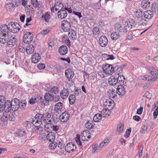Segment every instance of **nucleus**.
I'll return each instance as SVG.
<instances>
[{"instance_id":"f257e3e1","label":"nucleus","mask_w":158,"mask_h":158,"mask_svg":"<svg viewBox=\"0 0 158 158\" xmlns=\"http://www.w3.org/2000/svg\"><path fill=\"white\" fill-rule=\"evenodd\" d=\"M19 24L17 23H14L11 22L8 23V25H7L8 31H7V37H5L6 38V43L7 42L8 40V37H9V34L10 33V31L14 33H17L19 31L20 28L19 27Z\"/></svg>"},{"instance_id":"f03ea898","label":"nucleus","mask_w":158,"mask_h":158,"mask_svg":"<svg viewBox=\"0 0 158 158\" xmlns=\"http://www.w3.org/2000/svg\"><path fill=\"white\" fill-rule=\"evenodd\" d=\"M7 25L3 24L0 27V42L2 44L6 43V37H7V31H8Z\"/></svg>"},{"instance_id":"7ed1b4c3","label":"nucleus","mask_w":158,"mask_h":158,"mask_svg":"<svg viewBox=\"0 0 158 158\" xmlns=\"http://www.w3.org/2000/svg\"><path fill=\"white\" fill-rule=\"evenodd\" d=\"M44 123L45 122H47V119L44 118L43 115L38 114H36L35 116L34 119H33L32 121L33 124L36 127H39L42 124L43 122Z\"/></svg>"},{"instance_id":"20e7f679","label":"nucleus","mask_w":158,"mask_h":158,"mask_svg":"<svg viewBox=\"0 0 158 158\" xmlns=\"http://www.w3.org/2000/svg\"><path fill=\"white\" fill-rule=\"evenodd\" d=\"M110 142L109 139H105L103 142L101 143L98 146L97 144H95L93 145L92 151L93 153H95L100 151L101 149L103 147L106 146Z\"/></svg>"},{"instance_id":"39448f33","label":"nucleus","mask_w":158,"mask_h":158,"mask_svg":"<svg viewBox=\"0 0 158 158\" xmlns=\"http://www.w3.org/2000/svg\"><path fill=\"white\" fill-rule=\"evenodd\" d=\"M19 100L17 98H15L11 101L10 106V110H11L13 111H16L19 107Z\"/></svg>"},{"instance_id":"423d86ee","label":"nucleus","mask_w":158,"mask_h":158,"mask_svg":"<svg viewBox=\"0 0 158 158\" xmlns=\"http://www.w3.org/2000/svg\"><path fill=\"white\" fill-rule=\"evenodd\" d=\"M102 69L104 72L106 74L112 75L114 72V67L112 65L106 64Z\"/></svg>"},{"instance_id":"0eeeda50","label":"nucleus","mask_w":158,"mask_h":158,"mask_svg":"<svg viewBox=\"0 0 158 158\" xmlns=\"http://www.w3.org/2000/svg\"><path fill=\"white\" fill-rule=\"evenodd\" d=\"M33 35L30 32H26L23 36V41L25 43L29 44L33 40Z\"/></svg>"},{"instance_id":"6e6552de","label":"nucleus","mask_w":158,"mask_h":158,"mask_svg":"<svg viewBox=\"0 0 158 158\" xmlns=\"http://www.w3.org/2000/svg\"><path fill=\"white\" fill-rule=\"evenodd\" d=\"M121 77H122L124 79H125V77L123 75L119 76L118 78H115V77L112 76L109 78V84L112 85H115L118 81V79H119V78Z\"/></svg>"},{"instance_id":"1a4fd4ad","label":"nucleus","mask_w":158,"mask_h":158,"mask_svg":"<svg viewBox=\"0 0 158 158\" xmlns=\"http://www.w3.org/2000/svg\"><path fill=\"white\" fill-rule=\"evenodd\" d=\"M61 26L63 30L64 31H68L70 29V23L67 20H63L62 22Z\"/></svg>"},{"instance_id":"9d476101","label":"nucleus","mask_w":158,"mask_h":158,"mask_svg":"<svg viewBox=\"0 0 158 158\" xmlns=\"http://www.w3.org/2000/svg\"><path fill=\"white\" fill-rule=\"evenodd\" d=\"M11 103V102L9 100L5 101L4 103L2 104L0 107V111L5 110L8 112L10 111V107Z\"/></svg>"},{"instance_id":"9b49d317","label":"nucleus","mask_w":158,"mask_h":158,"mask_svg":"<svg viewBox=\"0 0 158 158\" xmlns=\"http://www.w3.org/2000/svg\"><path fill=\"white\" fill-rule=\"evenodd\" d=\"M76 149V146L73 143H67L65 146V150L69 153L72 152Z\"/></svg>"},{"instance_id":"f8f14e48","label":"nucleus","mask_w":158,"mask_h":158,"mask_svg":"<svg viewBox=\"0 0 158 158\" xmlns=\"http://www.w3.org/2000/svg\"><path fill=\"white\" fill-rule=\"evenodd\" d=\"M70 114L67 111H64L60 116V119L63 122H66L69 119Z\"/></svg>"},{"instance_id":"ddd939ff","label":"nucleus","mask_w":158,"mask_h":158,"mask_svg":"<svg viewBox=\"0 0 158 158\" xmlns=\"http://www.w3.org/2000/svg\"><path fill=\"white\" fill-rule=\"evenodd\" d=\"M8 38L7 44L10 47H12L16 44L17 42L16 39L14 35L11 36L9 34V37Z\"/></svg>"},{"instance_id":"4468645a","label":"nucleus","mask_w":158,"mask_h":158,"mask_svg":"<svg viewBox=\"0 0 158 158\" xmlns=\"http://www.w3.org/2000/svg\"><path fill=\"white\" fill-rule=\"evenodd\" d=\"M100 45L102 47H105L107 44L108 40L106 36L102 35L101 36L99 40Z\"/></svg>"},{"instance_id":"2eb2a0df","label":"nucleus","mask_w":158,"mask_h":158,"mask_svg":"<svg viewBox=\"0 0 158 158\" xmlns=\"http://www.w3.org/2000/svg\"><path fill=\"white\" fill-rule=\"evenodd\" d=\"M149 72L153 76L156 77L158 76V70L152 66H149L148 68Z\"/></svg>"},{"instance_id":"dca6fc26","label":"nucleus","mask_w":158,"mask_h":158,"mask_svg":"<svg viewBox=\"0 0 158 158\" xmlns=\"http://www.w3.org/2000/svg\"><path fill=\"white\" fill-rule=\"evenodd\" d=\"M60 96L63 99L66 98L69 95V91L68 89L64 88L60 92Z\"/></svg>"},{"instance_id":"f3484780","label":"nucleus","mask_w":158,"mask_h":158,"mask_svg":"<svg viewBox=\"0 0 158 158\" xmlns=\"http://www.w3.org/2000/svg\"><path fill=\"white\" fill-rule=\"evenodd\" d=\"M41 59V56L40 54L38 53H34L31 58V62L34 63L38 62Z\"/></svg>"},{"instance_id":"a211bd4d","label":"nucleus","mask_w":158,"mask_h":158,"mask_svg":"<svg viewBox=\"0 0 158 158\" xmlns=\"http://www.w3.org/2000/svg\"><path fill=\"white\" fill-rule=\"evenodd\" d=\"M89 133V131L87 130L83 131L82 133L81 134V140L84 141L87 140L90 137Z\"/></svg>"},{"instance_id":"6ab92c4d","label":"nucleus","mask_w":158,"mask_h":158,"mask_svg":"<svg viewBox=\"0 0 158 158\" xmlns=\"http://www.w3.org/2000/svg\"><path fill=\"white\" fill-rule=\"evenodd\" d=\"M68 50L67 46L62 45L59 47L58 52L60 55H64L67 53Z\"/></svg>"},{"instance_id":"aec40b11","label":"nucleus","mask_w":158,"mask_h":158,"mask_svg":"<svg viewBox=\"0 0 158 158\" xmlns=\"http://www.w3.org/2000/svg\"><path fill=\"white\" fill-rule=\"evenodd\" d=\"M57 15L59 18L64 19L67 16V13L65 10H59Z\"/></svg>"},{"instance_id":"412c9836","label":"nucleus","mask_w":158,"mask_h":158,"mask_svg":"<svg viewBox=\"0 0 158 158\" xmlns=\"http://www.w3.org/2000/svg\"><path fill=\"white\" fill-rule=\"evenodd\" d=\"M117 93L119 95L123 96L125 94V87L123 85H119L117 89Z\"/></svg>"},{"instance_id":"4be33fe9","label":"nucleus","mask_w":158,"mask_h":158,"mask_svg":"<svg viewBox=\"0 0 158 158\" xmlns=\"http://www.w3.org/2000/svg\"><path fill=\"white\" fill-rule=\"evenodd\" d=\"M65 75L67 78L71 79L74 76L73 71L71 69H67L65 71Z\"/></svg>"},{"instance_id":"5701e85b","label":"nucleus","mask_w":158,"mask_h":158,"mask_svg":"<svg viewBox=\"0 0 158 158\" xmlns=\"http://www.w3.org/2000/svg\"><path fill=\"white\" fill-rule=\"evenodd\" d=\"M54 7L56 11L57 10H61L64 9V6L60 2H56L55 3Z\"/></svg>"},{"instance_id":"b1692460","label":"nucleus","mask_w":158,"mask_h":158,"mask_svg":"<svg viewBox=\"0 0 158 158\" xmlns=\"http://www.w3.org/2000/svg\"><path fill=\"white\" fill-rule=\"evenodd\" d=\"M44 123H46L44 126L45 131L47 132H49L52 131V123H51V122H49L48 121L47 122H45Z\"/></svg>"},{"instance_id":"393cba45","label":"nucleus","mask_w":158,"mask_h":158,"mask_svg":"<svg viewBox=\"0 0 158 158\" xmlns=\"http://www.w3.org/2000/svg\"><path fill=\"white\" fill-rule=\"evenodd\" d=\"M150 3L148 0H143L141 3V6L145 9L148 8L150 6Z\"/></svg>"},{"instance_id":"a878e982","label":"nucleus","mask_w":158,"mask_h":158,"mask_svg":"<svg viewBox=\"0 0 158 158\" xmlns=\"http://www.w3.org/2000/svg\"><path fill=\"white\" fill-rule=\"evenodd\" d=\"M143 15L144 17L148 19H150L153 16V12L150 10H147L144 11L143 13Z\"/></svg>"},{"instance_id":"bb28decb","label":"nucleus","mask_w":158,"mask_h":158,"mask_svg":"<svg viewBox=\"0 0 158 158\" xmlns=\"http://www.w3.org/2000/svg\"><path fill=\"white\" fill-rule=\"evenodd\" d=\"M63 108V103L61 102H59L55 105L54 110L56 112H57L59 111H61L62 110Z\"/></svg>"},{"instance_id":"cd10ccee","label":"nucleus","mask_w":158,"mask_h":158,"mask_svg":"<svg viewBox=\"0 0 158 158\" xmlns=\"http://www.w3.org/2000/svg\"><path fill=\"white\" fill-rule=\"evenodd\" d=\"M113 101H109V100L106 101L105 103L104 104L107 107V109L110 110H112L114 107L113 103Z\"/></svg>"},{"instance_id":"c85d7f7f","label":"nucleus","mask_w":158,"mask_h":158,"mask_svg":"<svg viewBox=\"0 0 158 158\" xmlns=\"http://www.w3.org/2000/svg\"><path fill=\"white\" fill-rule=\"evenodd\" d=\"M34 47L31 44L28 45L27 46L26 51L27 54H32L34 51Z\"/></svg>"},{"instance_id":"c756f323","label":"nucleus","mask_w":158,"mask_h":158,"mask_svg":"<svg viewBox=\"0 0 158 158\" xmlns=\"http://www.w3.org/2000/svg\"><path fill=\"white\" fill-rule=\"evenodd\" d=\"M16 5V4L14 5V4L10 3L6 4L5 6L7 11L10 12L14 10V7Z\"/></svg>"},{"instance_id":"7c9ffc66","label":"nucleus","mask_w":158,"mask_h":158,"mask_svg":"<svg viewBox=\"0 0 158 158\" xmlns=\"http://www.w3.org/2000/svg\"><path fill=\"white\" fill-rule=\"evenodd\" d=\"M55 134L54 133L50 132L47 136V139L50 142H53L55 139Z\"/></svg>"},{"instance_id":"2f4dec72","label":"nucleus","mask_w":158,"mask_h":158,"mask_svg":"<svg viewBox=\"0 0 158 158\" xmlns=\"http://www.w3.org/2000/svg\"><path fill=\"white\" fill-rule=\"evenodd\" d=\"M109 110L107 109L106 108L103 109L101 112V114L102 115V116H103L104 117H107L109 116L110 114V112Z\"/></svg>"},{"instance_id":"473e14b6","label":"nucleus","mask_w":158,"mask_h":158,"mask_svg":"<svg viewBox=\"0 0 158 158\" xmlns=\"http://www.w3.org/2000/svg\"><path fill=\"white\" fill-rule=\"evenodd\" d=\"M1 120L3 122H6L8 120L7 111L5 110L1 118Z\"/></svg>"},{"instance_id":"72a5a7b5","label":"nucleus","mask_w":158,"mask_h":158,"mask_svg":"<svg viewBox=\"0 0 158 158\" xmlns=\"http://www.w3.org/2000/svg\"><path fill=\"white\" fill-rule=\"evenodd\" d=\"M53 95L49 93H46L44 96L45 100L48 102H50L53 100Z\"/></svg>"},{"instance_id":"f704fd0d","label":"nucleus","mask_w":158,"mask_h":158,"mask_svg":"<svg viewBox=\"0 0 158 158\" xmlns=\"http://www.w3.org/2000/svg\"><path fill=\"white\" fill-rule=\"evenodd\" d=\"M135 15L136 18L138 19V21L143 19V13L140 10H137L136 11L135 14Z\"/></svg>"},{"instance_id":"c9c22d12","label":"nucleus","mask_w":158,"mask_h":158,"mask_svg":"<svg viewBox=\"0 0 158 158\" xmlns=\"http://www.w3.org/2000/svg\"><path fill=\"white\" fill-rule=\"evenodd\" d=\"M68 34L69 37L73 40H75L77 38L76 32L74 31H70Z\"/></svg>"},{"instance_id":"e433bc0d","label":"nucleus","mask_w":158,"mask_h":158,"mask_svg":"<svg viewBox=\"0 0 158 158\" xmlns=\"http://www.w3.org/2000/svg\"><path fill=\"white\" fill-rule=\"evenodd\" d=\"M120 35L119 33L117 32H112L110 35L111 38L113 40H116L120 37Z\"/></svg>"},{"instance_id":"4c0bfd02","label":"nucleus","mask_w":158,"mask_h":158,"mask_svg":"<svg viewBox=\"0 0 158 158\" xmlns=\"http://www.w3.org/2000/svg\"><path fill=\"white\" fill-rule=\"evenodd\" d=\"M123 127L124 125L123 123H120L118 124L117 129V131L119 134H120L123 132Z\"/></svg>"},{"instance_id":"58836bf2","label":"nucleus","mask_w":158,"mask_h":158,"mask_svg":"<svg viewBox=\"0 0 158 158\" xmlns=\"http://www.w3.org/2000/svg\"><path fill=\"white\" fill-rule=\"evenodd\" d=\"M93 123V122L92 120H89L85 123V126L86 128L88 129L92 128L94 127Z\"/></svg>"},{"instance_id":"ea45409f","label":"nucleus","mask_w":158,"mask_h":158,"mask_svg":"<svg viewBox=\"0 0 158 158\" xmlns=\"http://www.w3.org/2000/svg\"><path fill=\"white\" fill-rule=\"evenodd\" d=\"M59 91V88L57 86H53L51 88L50 92L52 94H57Z\"/></svg>"},{"instance_id":"a19ab883","label":"nucleus","mask_w":158,"mask_h":158,"mask_svg":"<svg viewBox=\"0 0 158 158\" xmlns=\"http://www.w3.org/2000/svg\"><path fill=\"white\" fill-rule=\"evenodd\" d=\"M123 71L122 67L119 66H116L114 68V72L115 73L118 75L120 73H121Z\"/></svg>"},{"instance_id":"79ce46f5","label":"nucleus","mask_w":158,"mask_h":158,"mask_svg":"<svg viewBox=\"0 0 158 158\" xmlns=\"http://www.w3.org/2000/svg\"><path fill=\"white\" fill-rule=\"evenodd\" d=\"M8 120L10 121H14L15 119V115L13 113H11L9 111L8 112Z\"/></svg>"},{"instance_id":"37998d69","label":"nucleus","mask_w":158,"mask_h":158,"mask_svg":"<svg viewBox=\"0 0 158 158\" xmlns=\"http://www.w3.org/2000/svg\"><path fill=\"white\" fill-rule=\"evenodd\" d=\"M102 117V115L101 114H96L94 117L93 120L95 122H98L99 120L101 119Z\"/></svg>"},{"instance_id":"c03bdc74","label":"nucleus","mask_w":158,"mask_h":158,"mask_svg":"<svg viewBox=\"0 0 158 158\" xmlns=\"http://www.w3.org/2000/svg\"><path fill=\"white\" fill-rule=\"evenodd\" d=\"M69 103L71 104H73L75 102L76 98L74 94H71L70 95L69 98Z\"/></svg>"},{"instance_id":"a18cd8bd","label":"nucleus","mask_w":158,"mask_h":158,"mask_svg":"<svg viewBox=\"0 0 158 158\" xmlns=\"http://www.w3.org/2000/svg\"><path fill=\"white\" fill-rule=\"evenodd\" d=\"M135 25L136 24L135 22L131 19L130 20L129 23H127L126 25L127 26V27L129 29V28H132L133 27H135Z\"/></svg>"},{"instance_id":"49530a36","label":"nucleus","mask_w":158,"mask_h":158,"mask_svg":"<svg viewBox=\"0 0 158 158\" xmlns=\"http://www.w3.org/2000/svg\"><path fill=\"white\" fill-rule=\"evenodd\" d=\"M128 28L127 27V26L126 25L124 27H122V30H120L121 32H120L119 34L120 35H123L127 33L128 31Z\"/></svg>"},{"instance_id":"de8ad7c7","label":"nucleus","mask_w":158,"mask_h":158,"mask_svg":"<svg viewBox=\"0 0 158 158\" xmlns=\"http://www.w3.org/2000/svg\"><path fill=\"white\" fill-rule=\"evenodd\" d=\"M122 25L119 23H117L114 25V29L115 30L118 31V33H119L120 32H121L120 30H122Z\"/></svg>"},{"instance_id":"09e8293b","label":"nucleus","mask_w":158,"mask_h":158,"mask_svg":"<svg viewBox=\"0 0 158 158\" xmlns=\"http://www.w3.org/2000/svg\"><path fill=\"white\" fill-rule=\"evenodd\" d=\"M43 116L44 118L47 119V121L49 122H51V121H52V120L50 119V118H51V115L48 112H46L43 115Z\"/></svg>"},{"instance_id":"8fccbe9b","label":"nucleus","mask_w":158,"mask_h":158,"mask_svg":"<svg viewBox=\"0 0 158 158\" xmlns=\"http://www.w3.org/2000/svg\"><path fill=\"white\" fill-rule=\"evenodd\" d=\"M109 93L110 97L114 98L116 95L117 93L115 92L114 89H109Z\"/></svg>"},{"instance_id":"3c124183","label":"nucleus","mask_w":158,"mask_h":158,"mask_svg":"<svg viewBox=\"0 0 158 158\" xmlns=\"http://www.w3.org/2000/svg\"><path fill=\"white\" fill-rule=\"evenodd\" d=\"M50 13L48 12H46L44 15L42 16V17L44 18L46 22H48L50 18Z\"/></svg>"},{"instance_id":"603ef678","label":"nucleus","mask_w":158,"mask_h":158,"mask_svg":"<svg viewBox=\"0 0 158 158\" xmlns=\"http://www.w3.org/2000/svg\"><path fill=\"white\" fill-rule=\"evenodd\" d=\"M143 79L144 80L148 81H155V79L152 78V77L147 75H145L143 77Z\"/></svg>"},{"instance_id":"864d4df0","label":"nucleus","mask_w":158,"mask_h":158,"mask_svg":"<svg viewBox=\"0 0 158 158\" xmlns=\"http://www.w3.org/2000/svg\"><path fill=\"white\" fill-rule=\"evenodd\" d=\"M57 145L56 143L55 142H52L51 143L49 146V148L51 149H55Z\"/></svg>"},{"instance_id":"5fc2aeb1","label":"nucleus","mask_w":158,"mask_h":158,"mask_svg":"<svg viewBox=\"0 0 158 158\" xmlns=\"http://www.w3.org/2000/svg\"><path fill=\"white\" fill-rule=\"evenodd\" d=\"M93 32L94 35H97L99 33V29L98 27H95L93 29Z\"/></svg>"},{"instance_id":"6e6d98bb","label":"nucleus","mask_w":158,"mask_h":158,"mask_svg":"<svg viewBox=\"0 0 158 158\" xmlns=\"http://www.w3.org/2000/svg\"><path fill=\"white\" fill-rule=\"evenodd\" d=\"M31 3L33 6L35 8L38 7L39 5L37 0H31Z\"/></svg>"},{"instance_id":"4d7b16f0","label":"nucleus","mask_w":158,"mask_h":158,"mask_svg":"<svg viewBox=\"0 0 158 158\" xmlns=\"http://www.w3.org/2000/svg\"><path fill=\"white\" fill-rule=\"evenodd\" d=\"M143 145L142 144L141 145V147H140L138 151V155L140 158H141L142 156V151L143 150Z\"/></svg>"},{"instance_id":"13d9d810","label":"nucleus","mask_w":158,"mask_h":158,"mask_svg":"<svg viewBox=\"0 0 158 158\" xmlns=\"http://www.w3.org/2000/svg\"><path fill=\"white\" fill-rule=\"evenodd\" d=\"M59 125H56L52 123V130H53L54 131H56L59 129Z\"/></svg>"},{"instance_id":"bf43d9fd","label":"nucleus","mask_w":158,"mask_h":158,"mask_svg":"<svg viewBox=\"0 0 158 158\" xmlns=\"http://www.w3.org/2000/svg\"><path fill=\"white\" fill-rule=\"evenodd\" d=\"M147 23V22L146 21V20L145 19L144 20L143 18L141 19L140 20L138 21V23L139 24L141 25H146Z\"/></svg>"},{"instance_id":"052dcab7","label":"nucleus","mask_w":158,"mask_h":158,"mask_svg":"<svg viewBox=\"0 0 158 158\" xmlns=\"http://www.w3.org/2000/svg\"><path fill=\"white\" fill-rule=\"evenodd\" d=\"M147 127L145 126H143L142 127L140 131V132L142 133H145L146 131V130L147 129Z\"/></svg>"},{"instance_id":"680f3d73","label":"nucleus","mask_w":158,"mask_h":158,"mask_svg":"<svg viewBox=\"0 0 158 158\" xmlns=\"http://www.w3.org/2000/svg\"><path fill=\"white\" fill-rule=\"evenodd\" d=\"M60 97L59 95H56L54 96L53 95V100L52 101L55 102H57L59 101Z\"/></svg>"},{"instance_id":"e2e57ef3","label":"nucleus","mask_w":158,"mask_h":158,"mask_svg":"<svg viewBox=\"0 0 158 158\" xmlns=\"http://www.w3.org/2000/svg\"><path fill=\"white\" fill-rule=\"evenodd\" d=\"M76 141L78 145H81V143L80 140V136L78 135H77V136L76 138Z\"/></svg>"},{"instance_id":"0e129e2a","label":"nucleus","mask_w":158,"mask_h":158,"mask_svg":"<svg viewBox=\"0 0 158 158\" xmlns=\"http://www.w3.org/2000/svg\"><path fill=\"white\" fill-rule=\"evenodd\" d=\"M152 8L155 10V11L156 10H158V4L157 3H154L152 4Z\"/></svg>"},{"instance_id":"69168bd1","label":"nucleus","mask_w":158,"mask_h":158,"mask_svg":"<svg viewBox=\"0 0 158 158\" xmlns=\"http://www.w3.org/2000/svg\"><path fill=\"white\" fill-rule=\"evenodd\" d=\"M158 114V106L157 107L153 113V117L154 118H156Z\"/></svg>"},{"instance_id":"338daca9","label":"nucleus","mask_w":158,"mask_h":158,"mask_svg":"<svg viewBox=\"0 0 158 158\" xmlns=\"http://www.w3.org/2000/svg\"><path fill=\"white\" fill-rule=\"evenodd\" d=\"M45 67V64H43L40 63L38 65V68L40 69H42Z\"/></svg>"},{"instance_id":"774afa93","label":"nucleus","mask_w":158,"mask_h":158,"mask_svg":"<svg viewBox=\"0 0 158 158\" xmlns=\"http://www.w3.org/2000/svg\"><path fill=\"white\" fill-rule=\"evenodd\" d=\"M36 101V99L35 98H31L29 100V102L31 104H34L35 103Z\"/></svg>"}]
</instances>
